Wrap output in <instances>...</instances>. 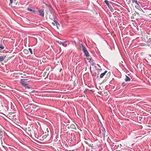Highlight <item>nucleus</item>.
Instances as JSON below:
<instances>
[{
	"label": "nucleus",
	"mask_w": 151,
	"mask_h": 151,
	"mask_svg": "<svg viewBox=\"0 0 151 151\" xmlns=\"http://www.w3.org/2000/svg\"><path fill=\"white\" fill-rule=\"evenodd\" d=\"M5 58V57H4L3 56H0V61H2L4 60Z\"/></svg>",
	"instance_id": "1a4fd4ad"
},
{
	"label": "nucleus",
	"mask_w": 151,
	"mask_h": 151,
	"mask_svg": "<svg viewBox=\"0 0 151 151\" xmlns=\"http://www.w3.org/2000/svg\"><path fill=\"white\" fill-rule=\"evenodd\" d=\"M97 66H99V67L100 68V65H99L97 64Z\"/></svg>",
	"instance_id": "cd10ccee"
},
{
	"label": "nucleus",
	"mask_w": 151,
	"mask_h": 151,
	"mask_svg": "<svg viewBox=\"0 0 151 151\" xmlns=\"http://www.w3.org/2000/svg\"><path fill=\"white\" fill-rule=\"evenodd\" d=\"M4 48V47L2 44H0V48L1 50H3Z\"/></svg>",
	"instance_id": "f8f14e48"
},
{
	"label": "nucleus",
	"mask_w": 151,
	"mask_h": 151,
	"mask_svg": "<svg viewBox=\"0 0 151 151\" xmlns=\"http://www.w3.org/2000/svg\"><path fill=\"white\" fill-rule=\"evenodd\" d=\"M10 2L11 3H12L13 2V0H10Z\"/></svg>",
	"instance_id": "393cba45"
},
{
	"label": "nucleus",
	"mask_w": 151,
	"mask_h": 151,
	"mask_svg": "<svg viewBox=\"0 0 151 151\" xmlns=\"http://www.w3.org/2000/svg\"><path fill=\"white\" fill-rule=\"evenodd\" d=\"M39 12L40 14V15L43 17H44V10L43 9H40L39 11Z\"/></svg>",
	"instance_id": "20e7f679"
},
{
	"label": "nucleus",
	"mask_w": 151,
	"mask_h": 151,
	"mask_svg": "<svg viewBox=\"0 0 151 151\" xmlns=\"http://www.w3.org/2000/svg\"><path fill=\"white\" fill-rule=\"evenodd\" d=\"M104 2L106 3V4L108 6H109V1L107 0H105L104 1Z\"/></svg>",
	"instance_id": "9d476101"
},
{
	"label": "nucleus",
	"mask_w": 151,
	"mask_h": 151,
	"mask_svg": "<svg viewBox=\"0 0 151 151\" xmlns=\"http://www.w3.org/2000/svg\"><path fill=\"white\" fill-rule=\"evenodd\" d=\"M114 79L113 78V79H112V81H111V82H110V83H111V84H112V81H114Z\"/></svg>",
	"instance_id": "5701e85b"
},
{
	"label": "nucleus",
	"mask_w": 151,
	"mask_h": 151,
	"mask_svg": "<svg viewBox=\"0 0 151 151\" xmlns=\"http://www.w3.org/2000/svg\"><path fill=\"white\" fill-rule=\"evenodd\" d=\"M100 133L103 137H105L106 131L105 128L102 126H101L100 127Z\"/></svg>",
	"instance_id": "f03ea898"
},
{
	"label": "nucleus",
	"mask_w": 151,
	"mask_h": 151,
	"mask_svg": "<svg viewBox=\"0 0 151 151\" xmlns=\"http://www.w3.org/2000/svg\"><path fill=\"white\" fill-rule=\"evenodd\" d=\"M89 62L92 66H93L94 65L95 63L94 62V60L91 58L90 59Z\"/></svg>",
	"instance_id": "39448f33"
},
{
	"label": "nucleus",
	"mask_w": 151,
	"mask_h": 151,
	"mask_svg": "<svg viewBox=\"0 0 151 151\" xmlns=\"http://www.w3.org/2000/svg\"><path fill=\"white\" fill-rule=\"evenodd\" d=\"M139 5H138V6H135V7H136V8H138L139 7Z\"/></svg>",
	"instance_id": "b1692460"
},
{
	"label": "nucleus",
	"mask_w": 151,
	"mask_h": 151,
	"mask_svg": "<svg viewBox=\"0 0 151 151\" xmlns=\"http://www.w3.org/2000/svg\"><path fill=\"white\" fill-rule=\"evenodd\" d=\"M58 42L59 44L60 45H63V42H62L61 41H58Z\"/></svg>",
	"instance_id": "f3484780"
},
{
	"label": "nucleus",
	"mask_w": 151,
	"mask_h": 151,
	"mask_svg": "<svg viewBox=\"0 0 151 151\" xmlns=\"http://www.w3.org/2000/svg\"><path fill=\"white\" fill-rule=\"evenodd\" d=\"M52 24L54 26L55 25V24L54 22H52Z\"/></svg>",
	"instance_id": "a878e982"
},
{
	"label": "nucleus",
	"mask_w": 151,
	"mask_h": 151,
	"mask_svg": "<svg viewBox=\"0 0 151 151\" xmlns=\"http://www.w3.org/2000/svg\"><path fill=\"white\" fill-rule=\"evenodd\" d=\"M108 6V7H109V8L110 9V8H111V7H112V6H111L109 4V6Z\"/></svg>",
	"instance_id": "4be33fe9"
},
{
	"label": "nucleus",
	"mask_w": 151,
	"mask_h": 151,
	"mask_svg": "<svg viewBox=\"0 0 151 151\" xmlns=\"http://www.w3.org/2000/svg\"><path fill=\"white\" fill-rule=\"evenodd\" d=\"M27 10L28 11H30L31 12H35V10H33L30 9V8H28Z\"/></svg>",
	"instance_id": "9b49d317"
},
{
	"label": "nucleus",
	"mask_w": 151,
	"mask_h": 151,
	"mask_svg": "<svg viewBox=\"0 0 151 151\" xmlns=\"http://www.w3.org/2000/svg\"><path fill=\"white\" fill-rule=\"evenodd\" d=\"M120 145L121 146H122V145L121 144H120Z\"/></svg>",
	"instance_id": "c85d7f7f"
},
{
	"label": "nucleus",
	"mask_w": 151,
	"mask_h": 151,
	"mask_svg": "<svg viewBox=\"0 0 151 151\" xmlns=\"http://www.w3.org/2000/svg\"><path fill=\"white\" fill-rule=\"evenodd\" d=\"M70 127H71V128H73V129H74V128H76V127H75V126L74 124H71L70 125Z\"/></svg>",
	"instance_id": "2eb2a0df"
},
{
	"label": "nucleus",
	"mask_w": 151,
	"mask_h": 151,
	"mask_svg": "<svg viewBox=\"0 0 151 151\" xmlns=\"http://www.w3.org/2000/svg\"><path fill=\"white\" fill-rule=\"evenodd\" d=\"M126 84L124 82H123L122 83V86L123 87H124L125 86Z\"/></svg>",
	"instance_id": "a211bd4d"
},
{
	"label": "nucleus",
	"mask_w": 151,
	"mask_h": 151,
	"mask_svg": "<svg viewBox=\"0 0 151 151\" xmlns=\"http://www.w3.org/2000/svg\"><path fill=\"white\" fill-rule=\"evenodd\" d=\"M58 28H59V27L60 26V24L58 23H57V24H55Z\"/></svg>",
	"instance_id": "dca6fc26"
},
{
	"label": "nucleus",
	"mask_w": 151,
	"mask_h": 151,
	"mask_svg": "<svg viewBox=\"0 0 151 151\" xmlns=\"http://www.w3.org/2000/svg\"><path fill=\"white\" fill-rule=\"evenodd\" d=\"M27 80V79H21L20 80V83L25 88H31V87L29 86V84L27 83V82L25 81H26Z\"/></svg>",
	"instance_id": "f257e3e1"
},
{
	"label": "nucleus",
	"mask_w": 151,
	"mask_h": 151,
	"mask_svg": "<svg viewBox=\"0 0 151 151\" xmlns=\"http://www.w3.org/2000/svg\"><path fill=\"white\" fill-rule=\"evenodd\" d=\"M107 71L105 70V71L104 72L101 73L100 76V78H103L104 76L106 73H107Z\"/></svg>",
	"instance_id": "423d86ee"
},
{
	"label": "nucleus",
	"mask_w": 151,
	"mask_h": 151,
	"mask_svg": "<svg viewBox=\"0 0 151 151\" xmlns=\"http://www.w3.org/2000/svg\"><path fill=\"white\" fill-rule=\"evenodd\" d=\"M23 52L25 54H27L29 53V51L25 49L24 50H23Z\"/></svg>",
	"instance_id": "6e6552de"
},
{
	"label": "nucleus",
	"mask_w": 151,
	"mask_h": 151,
	"mask_svg": "<svg viewBox=\"0 0 151 151\" xmlns=\"http://www.w3.org/2000/svg\"><path fill=\"white\" fill-rule=\"evenodd\" d=\"M54 22H55V24H57V23H58V22H57L56 20H54Z\"/></svg>",
	"instance_id": "412c9836"
},
{
	"label": "nucleus",
	"mask_w": 151,
	"mask_h": 151,
	"mask_svg": "<svg viewBox=\"0 0 151 151\" xmlns=\"http://www.w3.org/2000/svg\"><path fill=\"white\" fill-rule=\"evenodd\" d=\"M110 10L111 12H113L114 11V9L112 8V7H111Z\"/></svg>",
	"instance_id": "6ab92c4d"
},
{
	"label": "nucleus",
	"mask_w": 151,
	"mask_h": 151,
	"mask_svg": "<svg viewBox=\"0 0 151 151\" xmlns=\"http://www.w3.org/2000/svg\"><path fill=\"white\" fill-rule=\"evenodd\" d=\"M135 2V3H136L137 5H138L139 6V4L138 3V2H137V1L136 0V1H135V2Z\"/></svg>",
	"instance_id": "aec40b11"
},
{
	"label": "nucleus",
	"mask_w": 151,
	"mask_h": 151,
	"mask_svg": "<svg viewBox=\"0 0 151 151\" xmlns=\"http://www.w3.org/2000/svg\"><path fill=\"white\" fill-rule=\"evenodd\" d=\"M133 1V2H135V1H136V0H132Z\"/></svg>",
	"instance_id": "bb28decb"
},
{
	"label": "nucleus",
	"mask_w": 151,
	"mask_h": 151,
	"mask_svg": "<svg viewBox=\"0 0 151 151\" xmlns=\"http://www.w3.org/2000/svg\"><path fill=\"white\" fill-rule=\"evenodd\" d=\"M81 45L82 48V50L84 53L85 56L86 57H88L89 56V55L88 52L86 48H85L84 45H83V44H81Z\"/></svg>",
	"instance_id": "7ed1b4c3"
},
{
	"label": "nucleus",
	"mask_w": 151,
	"mask_h": 151,
	"mask_svg": "<svg viewBox=\"0 0 151 151\" xmlns=\"http://www.w3.org/2000/svg\"><path fill=\"white\" fill-rule=\"evenodd\" d=\"M29 50L30 53L32 54H33V51L32 50L31 48H29L28 49Z\"/></svg>",
	"instance_id": "4468645a"
},
{
	"label": "nucleus",
	"mask_w": 151,
	"mask_h": 151,
	"mask_svg": "<svg viewBox=\"0 0 151 151\" xmlns=\"http://www.w3.org/2000/svg\"><path fill=\"white\" fill-rule=\"evenodd\" d=\"M125 81L126 82L129 81H130V79L128 76H126V78L125 79Z\"/></svg>",
	"instance_id": "0eeeda50"
},
{
	"label": "nucleus",
	"mask_w": 151,
	"mask_h": 151,
	"mask_svg": "<svg viewBox=\"0 0 151 151\" xmlns=\"http://www.w3.org/2000/svg\"><path fill=\"white\" fill-rule=\"evenodd\" d=\"M66 42H63L62 45L64 47H66L67 46V44H66Z\"/></svg>",
	"instance_id": "ddd939ff"
}]
</instances>
